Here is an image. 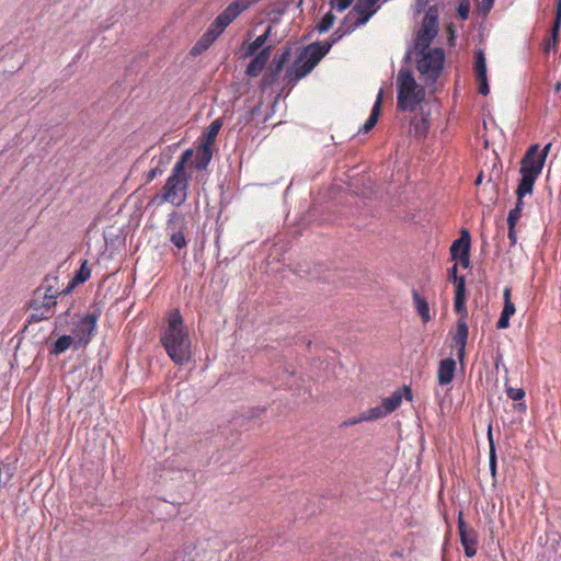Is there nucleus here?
Here are the masks:
<instances>
[{
  "label": "nucleus",
  "instance_id": "f257e3e1",
  "mask_svg": "<svg viewBox=\"0 0 561 561\" xmlns=\"http://www.w3.org/2000/svg\"><path fill=\"white\" fill-rule=\"evenodd\" d=\"M160 343L175 365L183 366L191 360L190 335L178 309L170 312L167 327L160 334Z\"/></svg>",
  "mask_w": 561,
  "mask_h": 561
},
{
  "label": "nucleus",
  "instance_id": "f03ea898",
  "mask_svg": "<svg viewBox=\"0 0 561 561\" xmlns=\"http://www.w3.org/2000/svg\"><path fill=\"white\" fill-rule=\"evenodd\" d=\"M424 99V88L417 87L411 70L402 68L397 78L398 110L402 112H414Z\"/></svg>",
  "mask_w": 561,
  "mask_h": 561
},
{
  "label": "nucleus",
  "instance_id": "7ed1b4c3",
  "mask_svg": "<svg viewBox=\"0 0 561 561\" xmlns=\"http://www.w3.org/2000/svg\"><path fill=\"white\" fill-rule=\"evenodd\" d=\"M538 144L531 145L520 160L519 173L522 176L518 183L525 187L534 188L536 180L542 172L545 163L538 158Z\"/></svg>",
  "mask_w": 561,
  "mask_h": 561
},
{
  "label": "nucleus",
  "instance_id": "20e7f679",
  "mask_svg": "<svg viewBox=\"0 0 561 561\" xmlns=\"http://www.w3.org/2000/svg\"><path fill=\"white\" fill-rule=\"evenodd\" d=\"M57 276H46L42 284L33 291V296L30 300L28 306H36L39 309H48V311L55 313V307L57 305L58 288Z\"/></svg>",
  "mask_w": 561,
  "mask_h": 561
},
{
  "label": "nucleus",
  "instance_id": "39448f33",
  "mask_svg": "<svg viewBox=\"0 0 561 561\" xmlns=\"http://www.w3.org/2000/svg\"><path fill=\"white\" fill-rule=\"evenodd\" d=\"M419 55L421 56V58L417 60L416 67L420 73L432 81L437 80L444 68V50L442 48L436 47L427 49L423 54Z\"/></svg>",
  "mask_w": 561,
  "mask_h": 561
},
{
  "label": "nucleus",
  "instance_id": "423d86ee",
  "mask_svg": "<svg viewBox=\"0 0 561 561\" xmlns=\"http://www.w3.org/2000/svg\"><path fill=\"white\" fill-rule=\"evenodd\" d=\"M454 309L455 312L460 316V319L457 322V332L453 337V342L458 350V359L460 362H463L466 354V344L469 334V329L466 322V318L468 316L466 307V297H454Z\"/></svg>",
  "mask_w": 561,
  "mask_h": 561
},
{
  "label": "nucleus",
  "instance_id": "0eeeda50",
  "mask_svg": "<svg viewBox=\"0 0 561 561\" xmlns=\"http://www.w3.org/2000/svg\"><path fill=\"white\" fill-rule=\"evenodd\" d=\"M165 233L171 243L179 250L187 247L185 231L187 230V220L185 216L179 211H171L165 222Z\"/></svg>",
  "mask_w": 561,
  "mask_h": 561
},
{
  "label": "nucleus",
  "instance_id": "6e6552de",
  "mask_svg": "<svg viewBox=\"0 0 561 561\" xmlns=\"http://www.w3.org/2000/svg\"><path fill=\"white\" fill-rule=\"evenodd\" d=\"M188 178L169 176L162 187V202L171 203L175 207L183 205L187 198Z\"/></svg>",
  "mask_w": 561,
  "mask_h": 561
},
{
  "label": "nucleus",
  "instance_id": "1a4fd4ad",
  "mask_svg": "<svg viewBox=\"0 0 561 561\" xmlns=\"http://www.w3.org/2000/svg\"><path fill=\"white\" fill-rule=\"evenodd\" d=\"M101 316L100 310H94L93 312H89L84 314L76 324L72 330L73 340L76 343V348L79 346L87 345L92 336L93 331L95 330L98 319Z\"/></svg>",
  "mask_w": 561,
  "mask_h": 561
},
{
  "label": "nucleus",
  "instance_id": "9d476101",
  "mask_svg": "<svg viewBox=\"0 0 561 561\" xmlns=\"http://www.w3.org/2000/svg\"><path fill=\"white\" fill-rule=\"evenodd\" d=\"M458 529L460 542L463 547L465 554L468 558H472L477 553V534L473 528L467 526L466 522L462 518V513L460 512L458 515Z\"/></svg>",
  "mask_w": 561,
  "mask_h": 561
},
{
  "label": "nucleus",
  "instance_id": "9b49d317",
  "mask_svg": "<svg viewBox=\"0 0 561 561\" xmlns=\"http://www.w3.org/2000/svg\"><path fill=\"white\" fill-rule=\"evenodd\" d=\"M309 62L301 54L298 55L294 64L287 68L283 81L286 85L293 88L300 79L310 73Z\"/></svg>",
  "mask_w": 561,
  "mask_h": 561
},
{
  "label": "nucleus",
  "instance_id": "f8f14e48",
  "mask_svg": "<svg viewBox=\"0 0 561 561\" xmlns=\"http://www.w3.org/2000/svg\"><path fill=\"white\" fill-rule=\"evenodd\" d=\"M329 51L330 49L324 43L313 42L307 45L299 54L309 62V69H313Z\"/></svg>",
  "mask_w": 561,
  "mask_h": 561
},
{
  "label": "nucleus",
  "instance_id": "ddd939ff",
  "mask_svg": "<svg viewBox=\"0 0 561 561\" xmlns=\"http://www.w3.org/2000/svg\"><path fill=\"white\" fill-rule=\"evenodd\" d=\"M403 396L408 401H412L413 394L410 387L404 386L402 389H397L390 397L382 399L381 404L388 414L396 411L400 407Z\"/></svg>",
  "mask_w": 561,
  "mask_h": 561
},
{
  "label": "nucleus",
  "instance_id": "4468645a",
  "mask_svg": "<svg viewBox=\"0 0 561 561\" xmlns=\"http://www.w3.org/2000/svg\"><path fill=\"white\" fill-rule=\"evenodd\" d=\"M456 360L453 357H447L440 360L437 378L440 386L449 385L455 376Z\"/></svg>",
  "mask_w": 561,
  "mask_h": 561
},
{
  "label": "nucleus",
  "instance_id": "2eb2a0df",
  "mask_svg": "<svg viewBox=\"0 0 561 561\" xmlns=\"http://www.w3.org/2000/svg\"><path fill=\"white\" fill-rule=\"evenodd\" d=\"M373 8L374 5H368L365 0H358L350 12H353V18H356V24L362 26L375 14L376 9Z\"/></svg>",
  "mask_w": 561,
  "mask_h": 561
},
{
  "label": "nucleus",
  "instance_id": "dca6fc26",
  "mask_svg": "<svg viewBox=\"0 0 561 561\" xmlns=\"http://www.w3.org/2000/svg\"><path fill=\"white\" fill-rule=\"evenodd\" d=\"M438 30H428L421 27L417 32L415 39V49L417 54H423L425 50L431 49L430 45L436 37Z\"/></svg>",
  "mask_w": 561,
  "mask_h": 561
},
{
  "label": "nucleus",
  "instance_id": "f3484780",
  "mask_svg": "<svg viewBox=\"0 0 561 561\" xmlns=\"http://www.w3.org/2000/svg\"><path fill=\"white\" fill-rule=\"evenodd\" d=\"M272 31H273V26L268 25L266 27L265 32L263 34H261L260 36H257L253 42L249 43L248 45H245V42H244L243 45H242L244 47L243 56L244 57L253 56L254 54L257 53V50L261 47H264L266 41L272 35Z\"/></svg>",
  "mask_w": 561,
  "mask_h": 561
},
{
  "label": "nucleus",
  "instance_id": "a211bd4d",
  "mask_svg": "<svg viewBox=\"0 0 561 561\" xmlns=\"http://www.w3.org/2000/svg\"><path fill=\"white\" fill-rule=\"evenodd\" d=\"M471 237L468 229H462L460 237L456 239L450 247V255L453 260L457 259V255L461 251H470Z\"/></svg>",
  "mask_w": 561,
  "mask_h": 561
},
{
  "label": "nucleus",
  "instance_id": "6ab92c4d",
  "mask_svg": "<svg viewBox=\"0 0 561 561\" xmlns=\"http://www.w3.org/2000/svg\"><path fill=\"white\" fill-rule=\"evenodd\" d=\"M382 93H383V91H382V89H380L378 92L376 102L371 108L370 115L367 118V121L365 122V124L359 128V130H358L359 133H368L376 126V124L378 122V117L380 115V111H381Z\"/></svg>",
  "mask_w": 561,
  "mask_h": 561
},
{
  "label": "nucleus",
  "instance_id": "aec40b11",
  "mask_svg": "<svg viewBox=\"0 0 561 561\" xmlns=\"http://www.w3.org/2000/svg\"><path fill=\"white\" fill-rule=\"evenodd\" d=\"M414 307L424 323L431 320L430 306L424 297L417 290H412Z\"/></svg>",
  "mask_w": 561,
  "mask_h": 561
},
{
  "label": "nucleus",
  "instance_id": "412c9836",
  "mask_svg": "<svg viewBox=\"0 0 561 561\" xmlns=\"http://www.w3.org/2000/svg\"><path fill=\"white\" fill-rule=\"evenodd\" d=\"M213 157V149L208 145H202L199 150L197 151L195 161H194V168L197 171L205 170Z\"/></svg>",
  "mask_w": 561,
  "mask_h": 561
},
{
  "label": "nucleus",
  "instance_id": "4be33fe9",
  "mask_svg": "<svg viewBox=\"0 0 561 561\" xmlns=\"http://www.w3.org/2000/svg\"><path fill=\"white\" fill-rule=\"evenodd\" d=\"M488 440H489V447H490L489 468H490L491 476L495 482L496 481V447H495V443L493 439L491 425H489V428H488Z\"/></svg>",
  "mask_w": 561,
  "mask_h": 561
},
{
  "label": "nucleus",
  "instance_id": "5701e85b",
  "mask_svg": "<svg viewBox=\"0 0 561 561\" xmlns=\"http://www.w3.org/2000/svg\"><path fill=\"white\" fill-rule=\"evenodd\" d=\"M282 71H283V69L280 67L271 62L267 71L262 77L261 88L264 90V89L273 85L276 82V80L278 79Z\"/></svg>",
  "mask_w": 561,
  "mask_h": 561
},
{
  "label": "nucleus",
  "instance_id": "b1692460",
  "mask_svg": "<svg viewBox=\"0 0 561 561\" xmlns=\"http://www.w3.org/2000/svg\"><path fill=\"white\" fill-rule=\"evenodd\" d=\"M248 8V3L245 0H236L231 2L221 13L226 15L228 19H231V22L236 20L245 9Z\"/></svg>",
  "mask_w": 561,
  "mask_h": 561
},
{
  "label": "nucleus",
  "instance_id": "393cba45",
  "mask_svg": "<svg viewBox=\"0 0 561 561\" xmlns=\"http://www.w3.org/2000/svg\"><path fill=\"white\" fill-rule=\"evenodd\" d=\"M72 343H75L73 337L71 335L64 334L57 339V341L49 350V353L51 355H60L64 352H66L71 346Z\"/></svg>",
  "mask_w": 561,
  "mask_h": 561
},
{
  "label": "nucleus",
  "instance_id": "a878e982",
  "mask_svg": "<svg viewBox=\"0 0 561 561\" xmlns=\"http://www.w3.org/2000/svg\"><path fill=\"white\" fill-rule=\"evenodd\" d=\"M28 308L31 310V313L27 319L28 323H37L43 320H48L55 314L54 312L48 311L47 308L39 309L36 308V306H28Z\"/></svg>",
  "mask_w": 561,
  "mask_h": 561
},
{
  "label": "nucleus",
  "instance_id": "bb28decb",
  "mask_svg": "<svg viewBox=\"0 0 561 561\" xmlns=\"http://www.w3.org/2000/svg\"><path fill=\"white\" fill-rule=\"evenodd\" d=\"M474 72L476 78L488 77L486 75V60L482 49H478L474 53Z\"/></svg>",
  "mask_w": 561,
  "mask_h": 561
},
{
  "label": "nucleus",
  "instance_id": "cd10ccee",
  "mask_svg": "<svg viewBox=\"0 0 561 561\" xmlns=\"http://www.w3.org/2000/svg\"><path fill=\"white\" fill-rule=\"evenodd\" d=\"M221 126H222L221 118H217V119L213 121L207 129V133L204 135L205 139H204L203 145H208L209 147H213Z\"/></svg>",
  "mask_w": 561,
  "mask_h": 561
},
{
  "label": "nucleus",
  "instance_id": "c85d7f7f",
  "mask_svg": "<svg viewBox=\"0 0 561 561\" xmlns=\"http://www.w3.org/2000/svg\"><path fill=\"white\" fill-rule=\"evenodd\" d=\"M386 415H388V412L385 410L383 405L380 404V405H377V407H374V408H370V409L364 411L360 414V420L374 421V420L385 417Z\"/></svg>",
  "mask_w": 561,
  "mask_h": 561
},
{
  "label": "nucleus",
  "instance_id": "c756f323",
  "mask_svg": "<svg viewBox=\"0 0 561 561\" xmlns=\"http://www.w3.org/2000/svg\"><path fill=\"white\" fill-rule=\"evenodd\" d=\"M91 276V270L88 266V261L84 260L79 267V270L76 271L72 282L77 285L85 283Z\"/></svg>",
  "mask_w": 561,
  "mask_h": 561
},
{
  "label": "nucleus",
  "instance_id": "7c9ffc66",
  "mask_svg": "<svg viewBox=\"0 0 561 561\" xmlns=\"http://www.w3.org/2000/svg\"><path fill=\"white\" fill-rule=\"evenodd\" d=\"M253 56V59L245 69V75L249 77H257L266 66V64L255 56V54Z\"/></svg>",
  "mask_w": 561,
  "mask_h": 561
},
{
  "label": "nucleus",
  "instance_id": "2f4dec72",
  "mask_svg": "<svg viewBox=\"0 0 561 561\" xmlns=\"http://www.w3.org/2000/svg\"><path fill=\"white\" fill-rule=\"evenodd\" d=\"M170 157H168L165 161L162 158H160L157 164L146 173V182L149 183L153 181L157 176L161 175L165 171V164L168 163Z\"/></svg>",
  "mask_w": 561,
  "mask_h": 561
},
{
  "label": "nucleus",
  "instance_id": "473e14b6",
  "mask_svg": "<svg viewBox=\"0 0 561 561\" xmlns=\"http://www.w3.org/2000/svg\"><path fill=\"white\" fill-rule=\"evenodd\" d=\"M511 288L510 287H505L504 290H503V299H504V306H503V309H502V312L503 314H506L508 317L513 316L516 311V308H515V305L514 302L511 300Z\"/></svg>",
  "mask_w": 561,
  "mask_h": 561
},
{
  "label": "nucleus",
  "instance_id": "72a5a7b5",
  "mask_svg": "<svg viewBox=\"0 0 561 561\" xmlns=\"http://www.w3.org/2000/svg\"><path fill=\"white\" fill-rule=\"evenodd\" d=\"M334 22L335 15L331 11H329L322 16L320 22L317 24V30L319 31V33H325L332 27Z\"/></svg>",
  "mask_w": 561,
  "mask_h": 561
},
{
  "label": "nucleus",
  "instance_id": "f704fd0d",
  "mask_svg": "<svg viewBox=\"0 0 561 561\" xmlns=\"http://www.w3.org/2000/svg\"><path fill=\"white\" fill-rule=\"evenodd\" d=\"M533 191H534L533 187H529V186L525 187L523 184L518 183L517 188H516L517 201H516L514 209L523 211V207H524L523 198L527 194H531Z\"/></svg>",
  "mask_w": 561,
  "mask_h": 561
},
{
  "label": "nucleus",
  "instance_id": "c9c22d12",
  "mask_svg": "<svg viewBox=\"0 0 561 561\" xmlns=\"http://www.w3.org/2000/svg\"><path fill=\"white\" fill-rule=\"evenodd\" d=\"M211 45L210 41L203 34L201 38L194 44V46L191 49L192 56H197L204 53L209 48Z\"/></svg>",
  "mask_w": 561,
  "mask_h": 561
},
{
  "label": "nucleus",
  "instance_id": "e433bc0d",
  "mask_svg": "<svg viewBox=\"0 0 561 561\" xmlns=\"http://www.w3.org/2000/svg\"><path fill=\"white\" fill-rule=\"evenodd\" d=\"M291 56V48L285 47L280 54L274 56L271 62L284 69L285 65L289 61Z\"/></svg>",
  "mask_w": 561,
  "mask_h": 561
},
{
  "label": "nucleus",
  "instance_id": "4c0bfd02",
  "mask_svg": "<svg viewBox=\"0 0 561 561\" xmlns=\"http://www.w3.org/2000/svg\"><path fill=\"white\" fill-rule=\"evenodd\" d=\"M505 392L507 397L513 401H522L524 400L526 393L523 388H514L510 386L507 382H505Z\"/></svg>",
  "mask_w": 561,
  "mask_h": 561
},
{
  "label": "nucleus",
  "instance_id": "58836bf2",
  "mask_svg": "<svg viewBox=\"0 0 561 561\" xmlns=\"http://www.w3.org/2000/svg\"><path fill=\"white\" fill-rule=\"evenodd\" d=\"M360 25H357L356 24V18H353V12H348L345 18L343 19V21L341 22L340 24V28L341 30H348V34H351L353 31H355L357 27H359Z\"/></svg>",
  "mask_w": 561,
  "mask_h": 561
},
{
  "label": "nucleus",
  "instance_id": "ea45409f",
  "mask_svg": "<svg viewBox=\"0 0 561 561\" xmlns=\"http://www.w3.org/2000/svg\"><path fill=\"white\" fill-rule=\"evenodd\" d=\"M360 25H357L356 24V18H353V12H348L345 18L343 19V21L341 22L340 24V28L341 30H348V34H351L353 31H355L357 27H359Z\"/></svg>",
  "mask_w": 561,
  "mask_h": 561
},
{
  "label": "nucleus",
  "instance_id": "a19ab883",
  "mask_svg": "<svg viewBox=\"0 0 561 561\" xmlns=\"http://www.w3.org/2000/svg\"><path fill=\"white\" fill-rule=\"evenodd\" d=\"M348 30H341L340 27H337L330 36V38L325 42H323L328 47L329 49L332 48V46L334 44H336L339 41H341L344 36H346L348 34Z\"/></svg>",
  "mask_w": 561,
  "mask_h": 561
},
{
  "label": "nucleus",
  "instance_id": "79ce46f5",
  "mask_svg": "<svg viewBox=\"0 0 561 561\" xmlns=\"http://www.w3.org/2000/svg\"><path fill=\"white\" fill-rule=\"evenodd\" d=\"M186 163L181 161L180 159L175 162L172 172L169 176L173 178H191V175L185 171Z\"/></svg>",
  "mask_w": 561,
  "mask_h": 561
},
{
  "label": "nucleus",
  "instance_id": "37998d69",
  "mask_svg": "<svg viewBox=\"0 0 561 561\" xmlns=\"http://www.w3.org/2000/svg\"><path fill=\"white\" fill-rule=\"evenodd\" d=\"M560 23H561V0H558V3H557V15H556V20H554V23H553V26H552V43H553V45L556 44V42H558V34H559V30H560Z\"/></svg>",
  "mask_w": 561,
  "mask_h": 561
},
{
  "label": "nucleus",
  "instance_id": "c03bdc74",
  "mask_svg": "<svg viewBox=\"0 0 561 561\" xmlns=\"http://www.w3.org/2000/svg\"><path fill=\"white\" fill-rule=\"evenodd\" d=\"M470 12V1L469 0H459V4L457 8V13L461 20H467L469 18Z\"/></svg>",
  "mask_w": 561,
  "mask_h": 561
},
{
  "label": "nucleus",
  "instance_id": "a18cd8bd",
  "mask_svg": "<svg viewBox=\"0 0 561 561\" xmlns=\"http://www.w3.org/2000/svg\"><path fill=\"white\" fill-rule=\"evenodd\" d=\"M455 284V297H466V277L460 276V279Z\"/></svg>",
  "mask_w": 561,
  "mask_h": 561
},
{
  "label": "nucleus",
  "instance_id": "49530a36",
  "mask_svg": "<svg viewBox=\"0 0 561 561\" xmlns=\"http://www.w3.org/2000/svg\"><path fill=\"white\" fill-rule=\"evenodd\" d=\"M221 33H222V31L219 27L214 26V23H211L209 25V27L207 28V31L204 33V35L213 44Z\"/></svg>",
  "mask_w": 561,
  "mask_h": 561
},
{
  "label": "nucleus",
  "instance_id": "de8ad7c7",
  "mask_svg": "<svg viewBox=\"0 0 561 561\" xmlns=\"http://www.w3.org/2000/svg\"><path fill=\"white\" fill-rule=\"evenodd\" d=\"M70 316V308H68L65 312L60 313L55 320V329L61 330L68 322V317Z\"/></svg>",
  "mask_w": 561,
  "mask_h": 561
},
{
  "label": "nucleus",
  "instance_id": "09e8293b",
  "mask_svg": "<svg viewBox=\"0 0 561 561\" xmlns=\"http://www.w3.org/2000/svg\"><path fill=\"white\" fill-rule=\"evenodd\" d=\"M214 26L219 27L222 32L231 23V19H228L224 13H220L213 22Z\"/></svg>",
  "mask_w": 561,
  "mask_h": 561
},
{
  "label": "nucleus",
  "instance_id": "8fccbe9b",
  "mask_svg": "<svg viewBox=\"0 0 561 561\" xmlns=\"http://www.w3.org/2000/svg\"><path fill=\"white\" fill-rule=\"evenodd\" d=\"M353 0H331L330 4L332 8H335L337 11L342 12L346 10Z\"/></svg>",
  "mask_w": 561,
  "mask_h": 561
},
{
  "label": "nucleus",
  "instance_id": "3c124183",
  "mask_svg": "<svg viewBox=\"0 0 561 561\" xmlns=\"http://www.w3.org/2000/svg\"><path fill=\"white\" fill-rule=\"evenodd\" d=\"M257 51L259 53L255 56H257L262 61H264L266 64L272 54V46L267 45V46L261 47Z\"/></svg>",
  "mask_w": 561,
  "mask_h": 561
},
{
  "label": "nucleus",
  "instance_id": "603ef678",
  "mask_svg": "<svg viewBox=\"0 0 561 561\" xmlns=\"http://www.w3.org/2000/svg\"><path fill=\"white\" fill-rule=\"evenodd\" d=\"M257 51L259 53L255 56H257L262 61H264L266 64L272 54V46L267 45V46L261 47Z\"/></svg>",
  "mask_w": 561,
  "mask_h": 561
},
{
  "label": "nucleus",
  "instance_id": "864d4df0",
  "mask_svg": "<svg viewBox=\"0 0 561 561\" xmlns=\"http://www.w3.org/2000/svg\"><path fill=\"white\" fill-rule=\"evenodd\" d=\"M257 51L259 53L255 56H257L262 61H264L266 64L272 54V46L267 45V46L261 47Z\"/></svg>",
  "mask_w": 561,
  "mask_h": 561
},
{
  "label": "nucleus",
  "instance_id": "5fc2aeb1",
  "mask_svg": "<svg viewBox=\"0 0 561 561\" xmlns=\"http://www.w3.org/2000/svg\"><path fill=\"white\" fill-rule=\"evenodd\" d=\"M421 27L428 30H438V21L436 18L424 16Z\"/></svg>",
  "mask_w": 561,
  "mask_h": 561
},
{
  "label": "nucleus",
  "instance_id": "6e6d98bb",
  "mask_svg": "<svg viewBox=\"0 0 561 561\" xmlns=\"http://www.w3.org/2000/svg\"><path fill=\"white\" fill-rule=\"evenodd\" d=\"M522 217V211L517 209H511L507 216V225L508 226H516L518 219Z\"/></svg>",
  "mask_w": 561,
  "mask_h": 561
},
{
  "label": "nucleus",
  "instance_id": "4d7b16f0",
  "mask_svg": "<svg viewBox=\"0 0 561 561\" xmlns=\"http://www.w3.org/2000/svg\"><path fill=\"white\" fill-rule=\"evenodd\" d=\"M477 81L479 82V92L482 95L489 94L490 88H489L488 77L477 78Z\"/></svg>",
  "mask_w": 561,
  "mask_h": 561
},
{
  "label": "nucleus",
  "instance_id": "13d9d810",
  "mask_svg": "<svg viewBox=\"0 0 561 561\" xmlns=\"http://www.w3.org/2000/svg\"><path fill=\"white\" fill-rule=\"evenodd\" d=\"M462 267L467 268L470 265V251H461L460 254L457 255Z\"/></svg>",
  "mask_w": 561,
  "mask_h": 561
},
{
  "label": "nucleus",
  "instance_id": "bf43d9fd",
  "mask_svg": "<svg viewBox=\"0 0 561 561\" xmlns=\"http://www.w3.org/2000/svg\"><path fill=\"white\" fill-rule=\"evenodd\" d=\"M447 278L451 283H456L460 279V276H458V265L454 264L447 272Z\"/></svg>",
  "mask_w": 561,
  "mask_h": 561
},
{
  "label": "nucleus",
  "instance_id": "052dcab7",
  "mask_svg": "<svg viewBox=\"0 0 561 561\" xmlns=\"http://www.w3.org/2000/svg\"><path fill=\"white\" fill-rule=\"evenodd\" d=\"M510 318L506 314L501 313L500 319L496 322V329L504 330L510 327Z\"/></svg>",
  "mask_w": 561,
  "mask_h": 561
},
{
  "label": "nucleus",
  "instance_id": "680f3d73",
  "mask_svg": "<svg viewBox=\"0 0 561 561\" xmlns=\"http://www.w3.org/2000/svg\"><path fill=\"white\" fill-rule=\"evenodd\" d=\"M428 4V0H415L414 3V13L420 14L425 11L426 7Z\"/></svg>",
  "mask_w": 561,
  "mask_h": 561
},
{
  "label": "nucleus",
  "instance_id": "e2e57ef3",
  "mask_svg": "<svg viewBox=\"0 0 561 561\" xmlns=\"http://www.w3.org/2000/svg\"><path fill=\"white\" fill-rule=\"evenodd\" d=\"M551 147H552V144H551V142H548V144L542 148V150H541L540 152L538 151V158H539L540 160H542V162H543V163L546 162V159H547V157H548V154H549V152H550Z\"/></svg>",
  "mask_w": 561,
  "mask_h": 561
},
{
  "label": "nucleus",
  "instance_id": "0e129e2a",
  "mask_svg": "<svg viewBox=\"0 0 561 561\" xmlns=\"http://www.w3.org/2000/svg\"><path fill=\"white\" fill-rule=\"evenodd\" d=\"M515 227L516 226H513V225L508 226V239H510L511 247H514L517 241Z\"/></svg>",
  "mask_w": 561,
  "mask_h": 561
},
{
  "label": "nucleus",
  "instance_id": "69168bd1",
  "mask_svg": "<svg viewBox=\"0 0 561 561\" xmlns=\"http://www.w3.org/2000/svg\"><path fill=\"white\" fill-rule=\"evenodd\" d=\"M194 156V151L192 148H188L186 150L183 151V153L181 154V157L179 158L181 161L187 163L188 161L192 160Z\"/></svg>",
  "mask_w": 561,
  "mask_h": 561
},
{
  "label": "nucleus",
  "instance_id": "338daca9",
  "mask_svg": "<svg viewBox=\"0 0 561 561\" xmlns=\"http://www.w3.org/2000/svg\"><path fill=\"white\" fill-rule=\"evenodd\" d=\"M76 286L78 285L70 280L66 288L61 290L58 289V297L69 295L75 289Z\"/></svg>",
  "mask_w": 561,
  "mask_h": 561
},
{
  "label": "nucleus",
  "instance_id": "774afa93",
  "mask_svg": "<svg viewBox=\"0 0 561 561\" xmlns=\"http://www.w3.org/2000/svg\"><path fill=\"white\" fill-rule=\"evenodd\" d=\"M425 16L427 18H436V20L438 21V9L436 5H432L427 9L426 13H425Z\"/></svg>",
  "mask_w": 561,
  "mask_h": 561
}]
</instances>
